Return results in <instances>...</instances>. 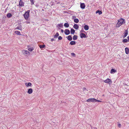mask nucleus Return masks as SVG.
<instances>
[{"label":"nucleus","instance_id":"f257e3e1","mask_svg":"<svg viewBox=\"0 0 129 129\" xmlns=\"http://www.w3.org/2000/svg\"><path fill=\"white\" fill-rule=\"evenodd\" d=\"M124 21V20L121 19L118 20L117 23L116 24V27H119L123 23Z\"/></svg>","mask_w":129,"mask_h":129},{"label":"nucleus","instance_id":"f03ea898","mask_svg":"<svg viewBox=\"0 0 129 129\" xmlns=\"http://www.w3.org/2000/svg\"><path fill=\"white\" fill-rule=\"evenodd\" d=\"M29 10H28L27 12H25V14L24 15V17L25 19L27 20L28 19L29 16Z\"/></svg>","mask_w":129,"mask_h":129},{"label":"nucleus","instance_id":"7ed1b4c3","mask_svg":"<svg viewBox=\"0 0 129 129\" xmlns=\"http://www.w3.org/2000/svg\"><path fill=\"white\" fill-rule=\"evenodd\" d=\"M22 53L25 56H28L29 55V52L27 50H23L22 51Z\"/></svg>","mask_w":129,"mask_h":129},{"label":"nucleus","instance_id":"20e7f679","mask_svg":"<svg viewBox=\"0 0 129 129\" xmlns=\"http://www.w3.org/2000/svg\"><path fill=\"white\" fill-rule=\"evenodd\" d=\"M95 99L94 98H90L88 99L87 100V102H95Z\"/></svg>","mask_w":129,"mask_h":129},{"label":"nucleus","instance_id":"39448f33","mask_svg":"<svg viewBox=\"0 0 129 129\" xmlns=\"http://www.w3.org/2000/svg\"><path fill=\"white\" fill-rule=\"evenodd\" d=\"M123 34L124 35L122 37L123 38H124L127 35L128 31L127 30H125Z\"/></svg>","mask_w":129,"mask_h":129},{"label":"nucleus","instance_id":"423d86ee","mask_svg":"<svg viewBox=\"0 0 129 129\" xmlns=\"http://www.w3.org/2000/svg\"><path fill=\"white\" fill-rule=\"evenodd\" d=\"M19 5L20 6H24V3L21 0H20L19 2Z\"/></svg>","mask_w":129,"mask_h":129},{"label":"nucleus","instance_id":"0eeeda50","mask_svg":"<svg viewBox=\"0 0 129 129\" xmlns=\"http://www.w3.org/2000/svg\"><path fill=\"white\" fill-rule=\"evenodd\" d=\"M80 37L81 38H86V36L83 33H81L80 34Z\"/></svg>","mask_w":129,"mask_h":129},{"label":"nucleus","instance_id":"6e6552de","mask_svg":"<svg viewBox=\"0 0 129 129\" xmlns=\"http://www.w3.org/2000/svg\"><path fill=\"white\" fill-rule=\"evenodd\" d=\"M64 33L66 35H68L70 33V31L69 30L66 29L65 30Z\"/></svg>","mask_w":129,"mask_h":129},{"label":"nucleus","instance_id":"1a4fd4ad","mask_svg":"<svg viewBox=\"0 0 129 129\" xmlns=\"http://www.w3.org/2000/svg\"><path fill=\"white\" fill-rule=\"evenodd\" d=\"M104 82L105 83H108L110 82H111V81L110 79L107 78L106 80H105Z\"/></svg>","mask_w":129,"mask_h":129},{"label":"nucleus","instance_id":"9d476101","mask_svg":"<svg viewBox=\"0 0 129 129\" xmlns=\"http://www.w3.org/2000/svg\"><path fill=\"white\" fill-rule=\"evenodd\" d=\"M85 7V6L84 3H81L80 4V7L82 9H84Z\"/></svg>","mask_w":129,"mask_h":129},{"label":"nucleus","instance_id":"9b49d317","mask_svg":"<svg viewBox=\"0 0 129 129\" xmlns=\"http://www.w3.org/2000/svg\"><path fill=\"white\" fill-rule=\"evenodd\" d=\"M33 91V90L32 89L29 88L28 89L27 91V93L29 94H31V93Z\"/></svg>","mask_w":129,"mask_h":129},{"label":"nucleus","instance_id":"f8f14e48","mask_svg":"<svg viewBox=\"0 0 129 129\" xmlns=\"http://www.w3.org/2000/svg\"><path fill=\"white\" fill-rule=\"evenodd\" d=\"M16 29L21 30L22 29L21 25H19L16 28Z\"/></svg>","mask_w":129,"mask_h":129},{"label":"nucleus","instance_id":"ddd939ff","mask_svg":"<svg viewBox=\"0 0 129 129\" xmlns=\"http://www.w3.org/2000/svg\"><path fill=\"white\" fill-rule=\"evenodd\" d=\"M73 27L75 29H77L79 28V26L77 24H75L74 25Z\"/></svg>","mask_w":129,"mask_h":129},{"label":"nucleus","instance_id":"4468645a","mask_svg":"<svg viewBox=\"0 0 129 129\" xmlns=\"http://www.w3.org/2000/svg\"><path fill=\"white\" fill-rule=\"evenodd\" d=\"M125 52L127 54H128L129 53V49L127 47L125 48Z\"/></svg>","mask_w":129,"mask_h":129},{"label":"nucleus","instance_id":"2eb2a0df","mask_svg":"<svg viewBox=\"0 0 129 129\" xmlns=\"http://www.w3.org/2000/svg\"><path fill=\"white\" fill-rule=\"evenodd\" d=\"M25 85L27 87H28L29 86H30L31 85V84L30 83H25Z\"/></svg>","mask_w":129,"mask_h":129},{"label":"nucleus","instance_id":"dca6fc26","mask_svg":"<svg viewBox=\"0 0 129 129\" xmlns=\"http://www.w3.org/2000/svg\"><path fill=\"white\" fill-rule=\"evenodd\" d=\"M84 28L85 30H87L88 29L89 27L88 25H86L84 26Z\"/></svg>","mask_w":129,"mask_h":129},{"label":"nucleus","instance_id":"f3484780","mask_svg":"<svg viewBox=\"0 0 129 129\" xmlns=\"http://www.w3.org/2000/svg\"><path fill=\"white\" fill-rule=\"evenodd\" d=\"M59 35V34L58 33H57L54 36V37L55 39L57 38Z\"/></svg>","mask_w":129,"mask_h":129},{"label":"nucleus","instance_id":"a211bd4d","mask_svg":"<svg viewBox=\"0 0 129 129\" xmlns=\"http://www.w3.org/2000/svg\"><path fill=\"white\" fill-rule=\"evenodd\" d=\"M67 39L69 41H71L72 40V38L71 36L69 35Z\"/></svg>","mask_w":129,"mask_h":129},{"label":"nucleus","instance_id":"6ab92c4d","mask_svg":"<svg viewBox=\"0 0 129 129\" xmlns=\"http://www.w3.org/2000/svg\"><path fill=\"white\" fill-rule=\"evenodd\" d=\"M116 72V71L115 70H114V69H112L111 70L110 73L111 74H112L113 73H115Z\"/></svg>","mask_w":129,"mask_h":129},{"label":"nucleus","instance_id":"aec40b11","mask_svg":"<svg viewBox=\"0 0 129 129\" xmlns=\"http://www.w3.org/2000/svg\"><path fill=\"white\" fill-rule=\"evenodd\" d=\"M15 34H16L17 35H21V34H20V32L18 31H17V30L15 31Z\"/></svg>","mask_w":129,"mask_h":129},{"label":"nucleus","instance_id":"412c9836","mask_svg":"<svg viewBox=\"0 0 129 129\" xmlns=\"http://www.w3.org/2000/svg\"><path fill=\"white\" fill-rule=\"evenodd\" d=\"M76 44L75 42V41H72L71 42L70 44L71 45H73Z\"/></svg>","mask_w":129,"mask_h":129},{"label":"nucleus","instance_id":"4be33fe9","mask_svg":"<svg viewBox=\"0 0 129 129\" xmlns=\"http://www.w3.org/2000/svg\"><path fill=\"white\" fill-rule=\"evenodd\" d=\"M77 39V36L76 35H74L73 37V39L74 40H76Z\"/></svg>","mask_w":129,"mask_h":129},{"label":"nucleus","instance_id":"5701e85b","mask_svg":"<svg viewBox=\"0 0 129 129\" xmlns=\"http://www.w3.org/2000/svg\"><path fill=\"white\" fill-rule=\"evenodd\" d=\"M75 32V30L73 29H72L71 30V33L72 34H74Z\"/></svg>","mask_w":129,"mask_h":129},{"label":"nucleus","instance_id":"b1692460","mask_svg":"<svg viewBox=\"0 0 129 129\" xmlns=\"http://www.w3.org/2000/svg\"><path fill=\"white\" fill-rule=\"evenodd\" d=\"M64 26L65 27H68L69 26V25L68 23H66L64 24Z\"/></svg>","mask_w":129,"mask_h":129},{"label":"nucleus","instance_id":"393cba45","mask_svg":"<svg viewBox=\"0 0 129 129\" xmlns=\"http://www.w3.org/2000/svg\"><path fill=\"white\" fill-rule=\"evenodd\" d=\"M96 13H99V15H101L102 13V12L101 11H100L99 10H97L96 12Z\"/></svg>","mask_w":129,"mask_h":129},{"label":"nucleus","instance_id":"a878e982","mask_svg":"<svg viewBox=\"0 0 129 129\" xmlns=\"http://www.w3.org/2000/svg\"><path fill=\"white\" fill-rule=\"evenodd\" d=\"M74 22L76 23H78L79 22V20L78 19L75 18L74 20Z\"/></svg>","mask_w":129,"mask_h":129},{"label":"nucleus","instance_id":"bb28decb","mask_svg":"<svg viewBox=\"0 0 129 129\" xmlns=\"http://www.w3.org/2000/svg\"><path fill=\"white\" fill-rule=\"evenodd\" d=\"M122 42L124 43H127L128 42L127 40V39H125L122 40Z\"/></svg>","mask_w":129,"mask_h":129},{"label":"nucleus","instance_id":"cd10ccee","mask_svg":"<svg viewBox=\"0 0 129 129\" xmlns=\"http://www.w3.org/2000/svg\"><path fill=\"white\" fill-rule=\"evenodd\" d=\"M12 16V14L10 13H9L7 14V16L8 18H10Z\"/></svg>","mask_w":129,"mask_h":129},{"label":"nucleus","instance_id":"c85d7f7f","mask_svg":"<svg viewBox=\"0 0 129 129\" xmlns=\"http://www.w3.org/2000/svg\"><path fill=\"white\" fill-rule=\"evenodd\" d=\"M39 47L40 48H44L45 47V46L44 45H40Z\"/></svg>","mask_w":129,"mask_h":129},{"label":"nucleus","instance_id":"c756f323","mask_svg":"<svg viewBox=\"0 0 129 129\" xmlns=\"http://www.w3.org/2000/svg\"><path fill=\"white\" fill-rule=\"evenodd\" d=\"M83 91L84 92H86V91H88V90L86 89L84 87L83 88Z\"/></svg>","mask_w":129,"mask_h":129},{"label":"nucleus","instance_id":"7c9ffc66","mask_svg":"<svg viewBox=\"0 0 129 129\" xmlns=\"http://www.w3.org/2000/svg\"><path fill=\"white\" fill-rule=\"evenodd\" d=\"M28 50L29 51H33L34 50V49H33V48L32 47V48H29L28 49Z\"/></svg>","mask_w":129,"mask_h":129},{"label":"nucleus","instance_id":"2f4dec72","mask_svg":"<svg viewBox=\"0 0 129 129\" xmlns=\"http://www.w3.org/2000/svg\"><path fill=\"white\" fill-rule=\"evenodd\" d=\"M71 55L73 57H75V54L74 53H71Z\"/></svg>","mask_w":129,"mask_h":129},{"label":"nucleus","instance_id":"473e14b6","mask_svg":"<svg viewBox=\"0 0 129 129\" xmlns=\"http://www.w3.org/2000/svg\"><path fill=\"white\" fill-rule=\"evenodd\" d=\"M30 1L31 2V4L33 5L34 4V1L33 0H30Z\"/></svg>","mask_w":129,"mask_h":129},{"label":"nucleus","instance_id":"72a5a7b5","mask_svg":"<svg viewBox=\"0 0 129 129\" xmlns=\"http://www.w3.org/2000/svg\"><path fill=\"white\" fill-rule=\"evenodd\" d=\"M102 102V101L99 100H96L95 99V102Z\"/></svg>","mask_w":129,"mask_h":129},{"label":"nucleus","instance_id":"f704fd0d","mask_svg":"<svg viewBox=\"0 0 129 129\" xmlns=\"http://www.w3.org/2000/svg\"><path fill=\"white\" fill-rule=\"evenodd\" d=\"M62 39V38L61 36H59L58 37V39L59 40H61Z\"/></svg>","mask_w":129,"mask_h":129},{"label":"nucleus","instance_id":"c9c22d12","mask_svg":"<svg viewBox=\"0 0 129 129\" xmlns=\"http://www.w3.org/2000/svg\"><path fill=\"white\" fill-rule=\"evenodd\" d=\"M118 126L120 128L121 127V124L119 123L118 125Z\"/></svg>","mask_w":129,"mask_h":129},{"label":"nucleus","instance_id":"e433bc0d","mask_svg":"<svg viewBox=\"0 0 129 129\" xmlns=\"http://www.w3.org/2000/svg\"><path fill=\"white\" fill-rule=\"evenodd\" d=\"M76 16L74 15V16H72V18L73 19H74V18H76Z\"/></svg>","mask_w":129,"mask_h":129},{"label":"nucleus","instance_id":"4c0bfd02","mask_svg":"<svg viewBox=\"0 0 129 129\" xmlns=\"http://www.w3.org/2000/svg\"><path fill=\"white\" fill-rule=\"evenodd\" d=\"M127 38L128 39V40H127L128 42H129V36L127 37Z\"/></svg>","mask_w":129,"mask_h":129},{"label":"nucleus","instance_id":"58836bf2","mask_svg":"<svg viewBox=\"0 0 129 129\" xmlns=\"http://www.w3.org/2000/svg\"><path fill=\"white\" fill-rule=\"evenodd\" d=\"M59 26L60 27H62L63 26V25L62 24H60Z\"/></svg>","mask_w":129,"mask_h":129},{"label":"nucleus","instance_id":"ea45409f","mask_svg":"<svg viewBox=\"0 0 129 129\" xmlns=\"http://www.w3.org/2000/svg\"><path fill=\"white\" fill-rule=\"evenodd\" d=\"M55 40L53 38H52L51 39V41H54Z\"/></svg>","mask_w":129,"mask_h":129},{"label":"nucleus","instance_id":"a19ab883","mask_svg":"<svg viewBox=\"0 0 129 129\" xmlns=\"http://www.w3.org/2000/svg\"><path fill=\"white\" fill-rule=\"evenodd\" d=\"M26 23L27 24L30 23V22H29L27 21L26 22Z\"/></svg>","mask_w":129,"mask_h":129},{"label":"nucleus","instance_id":"79ce46f5","mask_svg":"<svg viewBox=\"0 0 129 129\" xmlns=\"http://www.w3.org/2000/svg\"><path fill=\"white\" fill-rule=\"evenodd\" d=\"M61 31L62 32V33H63V30L62 29H61Z\"/></svg>","mask_w":129,"mask_h":129}]
</instances>
